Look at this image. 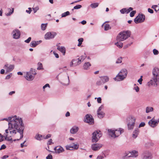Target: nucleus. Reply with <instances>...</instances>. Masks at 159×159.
I'll list each match as a JSON object with an SVG mask.
<instances>
[{"instance_id":"3c124183","label":"nucleus","mask_w":159,"mask_h":159,"mask_svg":"<svg viewBox=\"0 0 159 159\" xmlns=\"http://www.w3.org/2000/svg\"><path fill=\"white\" fill-rule=\"evenodd\" d=\"M31 39V37H29L25 41V42L27 43H29Z\"/></svg>"},{"instance_id":"f8f14e48","label":"nucleus","mask_w":159,"mask_h":159,"mask_svg":"<svg viewBox=\"0 0 159 159\" xmlns=\"http://www.w3.org/2000/svg\"><path fill=\"white\" fill-rule=\"evenodd\" d=\"M126 77L125 75H123L119 72L116 76L114 78V79L115 81H121L123 80Z\"/></svg>"},{"instance_id":"774afa93","label":"nucleus","mask_w":159,"mask_h":159,"mask_svg":"<svg viewBox=\"0 0 159 159\" xmlns=\"http://www.w3.org/2000/svg\"><path fill=\"white\" fill-rule=\"evenodd\" d=\"M148 11L151 14H152L153 13V10L150 8L148 9Z\"/></svg>"},{"instance_id":"e433bc0d","label":"nucleus","mask_w":159,"mask_h":159,"mask_svg":"<svg viewBox=\"0 0 159 159\" xmlns=\"http://www.w3.org/2000/svg\"><path fill=\"white\" fill-rule=\"evenodd\" d=\"M70 14V13L69 11H67L66 12L63 13L61 14L62 17H65L67 16H68Z\"/></svg>"},{"instance_id":"bb28decb","label":"nucleus","mask_w":159,"mask_h":159,"mask_svg":"<svg viewBox=\"0 0 159 159\" xmlns=\"http://www.w3.org/2000/svg\"><path fill=\"white\" fill-rule=\"evenodd\" d=\"M101 80H102V82L104 84L109 80V78L107 76H103L101 77Z\"/></svg>"},{"instance_id":"423d86ee","label":"nucleus","mask_w":159,"mask_h":159,"mask_svg":"<svg viewBox=\"0 0 159 159\" xmlns=\"http://www.w3.org/2000/svg\"><path fill=\"white\" fill-rule=\"evenodd\" d=\"M145 20V15L143 14H139L134 19V22L136 24H138L143 22Z\"/></svg>"},{"instance_id":"7ed1b4c3","label":"nucleus","mask_w":159,"mask_h":159,"mask_svg":"<svg viewBox=\"0 0 159 159\" xmlns=\"http://www.w3.org/2000/svg\"><path fill=\"white\" fill-rule=\"evenodd\" d=\"M36 74V73L35 72V70L33 68H31L29 72L26 73V75L25 77L27 80L31 81L34 79V75Z\"/></svg>"},{"instance_id":"a19ab883","label":"nucleus","mask_w":159,"mask_h":159,"mask_svg":"<svg viewBox=\"0 0 159 159\" xmlns=\"http://www.w3.org/2000/svg\"><path fill=\"white\" fill-rule=\"evenodd\" d=\"M122 58L121 57H120L117 59L116 63V64L121 63L122 62Z\"/></svg>"},{"instance_id":"c03bdc74","label":"nucleus","mask_w":159,"mask_h":159,"mask_svg":"<svg viewBox=\"0 0 159 159\" xmlns=\"http://www.w3.org/2000/svg\"><path fill=\"white\" fill-rule=\"evenodd\" d=\"M82 7V6L80 5H77L74 7V8L75 9H77L80 8Z\"/></svg>"},{"instance_id":"603ef678","label":"nucleus","mask_w":159,"mask_h":159,"mask_svg":"<svg viewBox=\"0 0 159 159\" xmlns=\"http://www.w3.org/2000/svg\"><path fill=\"white\" fill-rule=\"evenodd\" d=\"M12 75V74L11 73L9 75L6 76L5 79H9L10 78V77Z\"/></svg>"},{"instance_id":"c756f323","label":"nucleus","mask_w":159,"mask_h":159,"mask_svg":"<svg viewBox=\"0 0 159 159\" xmlns=\"http://www.w3.org/2000/svg\"><path fill=\"white\" fill-rule=\"evenodd\" d=\"M130 154V152L127 151L125 152L124 154V155L122 157V158L124 159H126L128 157H129Z\"/></svg>"},{"instance_id":"0e129e2a","label":"nucleus","mask_w":159,"mask_h":159,"mask_svg":"<svg viewBox=\"0 0 159 159\" xmlns=\"http://www.w3.org/2000/svg\"><path fill=\"white\" fill-rule=\"evenodd\" d=\"M103 105H102L101 106H100V107H99V108H98V111H101V110L102 109H103Z\"/></svg>"},{"instance_id":"bf43d9fd","label":"nucleus","mask_w":159,"mask_h":159,"mask_svg":"<svg viewBox=\"0 0 159 159\" xmlns=\"http://www.w3.org/2000/svg\"><path fill=\"white\" fill-rule=\"evenodd\" d=\"M159 7V6H158L157 5H153L152 8L153 9H157Z\"/></svg>"},{"instance_id":"37998d69","label":"nucleus","mask_w":159,"mask_h":159,"mask_svg":"<svg viewBox=\"0 0 159 159\" xmlns=\"http://www.w3.org/2000/svg\"><path fill=\"white\" fill-rule=\"evenodd\" d=\"M136 13V11H131L130 14V16L131 17H133L135 15V14Z\"/></svg>"},{"instance_id":"8fccbe9b","label":"nucleus","mask_w":159,"mask_h":159,"mask_svg":"<svg viewBox=\"0 0 159 159\" xmlns=\"http://www.w3.org/2000/svg\"><path fill=\"white\" fill-rule=\"evenodd\" d=\"M47 87H48L49 88H50V85H49V84H46L45 85H44L43 87V91H44V89H45V88H47Z\"/></svg>"},{"instance_id":"a18cd8bd","label":"nucleus","mask_w":159,"mask_h":159,"mask_svg":"<svg viewBox=\"0 0 159 159\" xmlns=\"http://www.w3.org/2000/svg\"><path fill=\"white\" fill-rule=\"evenodd\" d=\"M153 53L155 55H158L159 53L158 51L156 49H154L153 50Z\"/></svg>"},{"instance_id":"f257e3e1","label":"nucleus","mask_w":159,"mask_h":159,"mask_svg":"<svg viewBox=\"0 0 159 159\" xmlns=\"http://www.w3.org/2000/svg\"><path fill=\"white\" fill-rule=\"evenodd\" d=\"M1 120H5L8 122V129L5 131L6 137L14 136L17 133H19L20 135V139L23 138L25 127L21 118L15 116L4 118Z\"/></svg>"},{"instance_id":"412c9836","label":"nucleus","mask_w":159,"mask_h":159,"mask_svg":"<svg viewBox=\"0 0 159 159\" xmlns=\"http://www.w3.org/2000/svg\"><path fill=\"white\" fill-rule=\"evenodd\" d=\"M124 132V129L121 128H119V129L115 130V134L116 135V137H118L122 133Z\"/></svg>"},{"instance_id":"052dcab7","label":"nucleus","mask_w":159,"mask_h":159,"mask_svg":"<svg viewBox=\"0 0 159 159\" xmlns=\"http://www.w3.org/2000/svg\"><path fill=\"white\" fill-rule=\"evenodd\" d=\"M125 8H123V9H121L120 10V11L122 14H124L125 13Z\"/></svg>"},{"instance_id":"338daca9","label":"nucleus","mask_w":159,"mask_h":159,"mask_svg":"<svg viewBox=\"0 0 159 159\" xmlns=\"http://www.w3.org/2000/svg\"><path fill=\"white\" fill-rule=\"evenodd\" d=\"M51 137V135L50 134H47L45 137H44V139H48Z\"/></svg>"},{"instance_id":"a878e982","label":"nucleus","mask_w":159,"mask_h":159,"mask_svg":"<svg viewBox=\"0 0 159 159\" xmlns=\"http://www.w3.org/2000/svg\"><path fill=\"white\" fill-rule=\"evenodd\" d=\"M65 76L66 78V80L67 83H63L62 82H61L60 83L61 84H62L63 85L66 86V85H67L69 84V82H70L69 77L67 74Z\"/></svg>"},{"instance_id":"b1692460","label":"nucleus","mask_w":159,"mask_h":159,"mask_svg":"<svg viewBox=\"0 0 159 159\" xmlns=\"http://www.w3.org/2000/svg\"><path fill=\"white\" fill-rule=\"evenodd\" d=\"M139 133V129H135L133 133L132 137L134 138H136L138 136Z\"/></svg>"},{"instance_id":"20e7f679","label":"nucleus","mask_w":159,"mask_h":159,"mask_svg":"<svg viewBox=\"0 0 159 159\" xmlns=\"http://www.w3.org/2000/svg\"><path fill=\"white\" fill-rule=\"evenodd\" d=\"M141 159H152V158L151 152L148 150L144 151L141 155Z\"/></svg>"},{"instance_id":"1a4fd4ad","label":"nucleus","mask_w":159,"mask_h":159,"mask_svg":"<svg viewBox=\"0 0 159 159\" xmlns=\"http://www.w3.org/2000/svg\"><path fill=\"white\" fill-rule=\"evenodd\" d=\"M159 80L158 79L152 77V79L148 83V85L149 86L152 85L157 86Z\"/></svg>"},{"instance_id":"13d9d810","label":"nucleus","mask_w":159,"mask_h":159,"mask_svg":"<svg viewBox=\"0 0 159 159\" xmlns=\"http://www.w3.org/2000/svg\"><path fill=\"white\" fill-rule=\"evenodd\" d=\"M26 142V140H25L23 143H21L20 144V146L21 148H23L24 147H26L27 145H24V144Z\"/></svg>"},{"instance_id":"09e8293b","label":"nucleus","mask_w":159,"mask_h":159,"mask_svg":"<svg viewBox=\"0 0 159 159\" xmlns=\"http://www.w3.org/2000/svg\"><path fill=\"white\" fill-rule=\"evenodd\" d=\"M96 84H97L98 85H101L102 84H104V83H102V80H100L99 81H98L97 83H96Z\"/></svg>"},{"instance_id":"6e6552de","label":"nucleus","mask_w":159,"mask_h":159,"mask_svg":"<svg viewBox=\"0 0 159 159\" xmlns=\"http://www.w3.org/2000/svg\"><path fill=\"white\" fill-rule=\"evenodd\" d=\"M84 121L85 122L90 124H93L94 123V119L92 115L90 114L86 115Z\"/></svg>"},{"instance_id":"f03ea898","label":"nucleus","mask_w":159,"mask_h":159,"mask_svg":"<svg viewBox=\"0 0 159 159\" xmlns=\"http://www.w3.org/2000/svg\"><path fill=\"white\" fill-rule=\"evenodd\" d=\"M131 32L129 30L123 31L120 32L117 37V40L118 41H124L129 37Z\"/></svg>"},{"instance_id":"f704fd0d","label":"nucleus","mask_w":159,"mask_h":159,"mask_svg":"<svg viewBox=\"0 0 159 159\" xmlns=\"http://www.w3.org/2000/svg\"><path fill=\"white\" fill-rule=\"evenodd\" d=\"M153 111V108L151 107H147L146 108V113H148Z\"/></svg>"},{"instance_id":"5fc2aeb1","label":"nucleus","mask_w":159,"mask_h":159,"mask_svg":"<svg viewBox=\"0 0 159 159\" xmlns=\"http://www.w3.org/2000/svg\"><path fill=\"white\" fill-rule=\"evenodd\" d=\"M46 159H52V156L51 154H49L46 157Z\"/></svg>"},{"instance_id":"4be33fe9","label":"nucleus","mask_w":159,"mask_h":159,"mask_svg":"<svg viewBox=\"0 0 159 159\" xmlns=\"http://www.w3.org/2000/svg\"><path fill=\"white\" fill-rule=\"evenodd\" d=\"M108 134L111 137L116 138V135L115 134V130L112 129H108L107 130Z\"/></svg>"},{"instance_id":"5701e85b","label":"nucleus","mask_w":159,"mask_h":159,"mask_svg":"<svg viewBox=\"0 0 159 159\" xmlns=\"http://www.w3.org/2000/svg\"><path fill=\"white\" fill-rule=\"evenodd\" d=\"M79 128L76 126L73 127L70 130V132L72 134H75L78 131Z\"/></svg>"},{"instance_id":"58836bf2","label":"nucleus","mask_w":159,"mask_h":159,"mask_svg":"<svg viewBox=\"0 0 159 159\" xmlns=\"http://www.w3.org/2000/svg\"><path fill=\"white\" fill-rule=\"evenodd\" d=\"M111 27H110L109 25V24H105L104 26V30H108L111 29Z\"/></svg>"},{"instance_id":"6ab92c4d","label":"nucleus","mask_w":159,"mask_h":159,"mask_svg":"<svg viewBox=\"0 0 159 159\" xmlns=\"http://www.w3.org/2000/svg\"><path fill=\"white\" fill-rule=\"evenodd\" d=\"M14 66L12 65H9L8 64H6L4 66V68L7 69V72H11L14 68Z\"/></svg>"},{"instance_id":"9b49d317","label":"nucleus","mask_w":159,"mask_h":159,"mask_svg":"<svg viewBox=\"0 0 159 159\" xmlns=\"http://www.w3.org/2000/svg\"><path fill=\"white\" fill-rule=\"evenodd\" d=\"M159 122V119L155 120L154 118H152L148 122V124L152 127H154L157 125Z\"/></svg>"},{"instance_id":"49530a36","label":"nucleus","mask_w":159,"mask_h":159,"mask_svg":"<svg viewBox=\"0 0 159 159\" xmlns=\"http://www.w3.org/2000/svg\"><path fill=\"white\" fill-rule=\"evenodd\" d=\"M10 11H9L8 13H7V14H6V15L7 16H9L11 15V14H12V13L13 12L14 10L13 9H12V10H11L10 9Z\"/></svg>"},{"instance_id":"a211bd4d","label":"nucleus","mask_w":159,"mask_h":159,"mask_svg":"<svg viewBox=\"0 0 159 159\" xmlns=\"http://www.w3.org/2000/svg\"><path fill=\"white\" fill-rule=\"evenodd\" d=\"M54 149L55 150L56 153L58 154L64 151L63 148L61 146L56 147Z\"/></svg>"},{"instance_id":"cd10ccee","label":"nucleus","mask_w":159,"mask_h":159,"mask_svg":"<svg viewBox=\"0 0 159 159\" xmlns=\"http://www.w3.org/2000/svg\"><path fill=\"white\" fill-rule=\"evenodd\" d=\"M39 44V42L36 41H34L31 42L30 44V46L31 47H35L37 45Z\"/></svg>"},{"instance_id":"c9c22d12","label":"nucleus","mask_w":159,"mask_h":159,"mask_svg":"<svg viewBox=\"0 0 159 159\" xmlns=\"http://www.w3.org/2000/svg\"><path fill=\"white\" fill-rule=\"evenodd\" d=\"M47 26V24H42L41 25V30H45Z\"/></svg>"},{"instance_id":"0eeeda50","label":"nucleus","mask_w":159,"mask_h":159,"mask_svg":"<svg viewBox=\"0 0 159 159\" xmlns=\"http://www.w3.org/2000/svg\"><path fill=\"white\" fill-rule=\"evenodd\" d=\"M129 123L127 124L128 127L129 129L131 130L133 129L134 126L135 122V119L134 117H131L129 118Z\"/></svg>"},{"instance_id":"2eb2a0df","label":"nucleus","mask_w":159,"mask_h":159,"mask_svg":"<svg viewBox=\"0 0 159 159\" xmlns=\"http://www.w3.org/2000/svg\"><path fill=\"white\" fill-rule=\"evenodd\" d=\"M80 63V61L79 60L78 58L73 59L70 63V67H72L73 66H75L79 65Z\"/></svg>"},{"instance_id":"aec40b11","label":"nucleus","mask_w":159,"mask_h":159,"mask_svg":"<svg viewBox=\"0 0 159 159\" xmlns=\"http://www.w3.org/2000/svg\"><path fill=\"white\" fill-rule=\"evenodd\" d=\"M130 154L129 157H131L136 158L139 155L138 151L135 150H132L130 152Z\"/></svg>"},{"instance_id":"79ce46f5","label":"nucleus","mask_w":159,"mask_h":159,"mask_svg":"<svg viewBox=\"0 0 159 159\" xmlns=\"http://www.w3.org/2000/svg\"><path fill=\"white\" fill-rule=\"evenodd\" d=\"M38 64L39 66L37 68V69L38 70H40L43 69V66L42 63H41L40 62H39Z\"/></svg>"},{"instance_id":"4468645a","label":"nucleus","mask_w":159,"mask_h":159,"mask_svg":"<svg viewBox=\"0 0 159 159\" xmlns=\"http://www.w3.org/2000/svg\"><path fill=\"white\" fill-rule=\"evenodd\" d=\"M152 77L159 79V69L155 67L152 70Z\"/></svg>"},{"instance_id":"680f3d73","label":"nucleus","mask_w":159,"mask_h":159,"mask_svg":"<svg viewBox=\"0 0 159 159\" xmlns=\"http://www.w3.org/2000/svg\"><path fill=\"white\" fill-rule=\"evenodd\" d=\"M97 101L98 103H101L102 102V99L101 97H98L97 98Z\"/></svg>"},{"instance_id":"de8ad7c7","label":"nucleus","mask_w":159,"mask_h":159,"mask_svg":"<svg viewBox=\"0 0 159 159\" xmlns=\"http://www.w3.org/2000/svg\"><path fill=\"white\" fill-rule=\"evenodd\" d=\"M33 9L34 11V13H35L39 9V7H37L34 8H33Z\"/></svg>"},{"instance_id":"6e6d98bb","label":"nucleus","mask_w":159,"mask_h":159,"mask_svg":"<svg viewBox=\"0 0 159 159\" xmlns=\"http://www.w3.org/2000/svg\"><path fill=\"white\" fill-rule=\"evenodd\" d=\"M83 40L84 39L83 38H80L78 39V41L79 42V43H80L81 44H82V43L83 41Z\"/></svg>"},{"instance_id":"4d7b16f0","label":"nucleus","mask_w":159,"mask_h":159,"mask_svg":"<svg viewBox=\"0 0 159 159\" xmlns=\"http://www.w3.org/2000/svg\"><path fill=\"white\" fill-rule=\"evenodd\" d=\"M145 125V124L144 122H142L139 124V127H143Z\"/></svg>"},{"instance_id":"39448f33","label":"nucleus","mask_w":159,"mask_h":159,"mask_svg":"<svg viewBox=\"0 0 159 159\" xmlns=\"http://www.w3.org/2000/svg\"><path fill=\"white\" fill-rule=\"evenodd\" d=\"M100 132V131H95L93 133L92 138V140L93 142L96 143L102 136V135Z\"/></svg>"},{"instance_id":"473e14b6","label":"nucleus","mask_w":159,"mask_h":159,"mask_svg":"<svg viewBox=\"0 0 159 159\" xmlns=\"http://www.w3.org/2000/svg\"><path fill=\"white\" fill-rule=\"evenodd\" d=\"M99 3L96 2L92 3L90 5V7L92 8H95L98 7Z\"/></svg>"},{"instance_id":"393cba45","label":"nucleus","mask_w":159,"mask_h":159,"mask_svg":"<svg viewBox=\"0 0 159 159\" xmlns=\"http://www.w3.org/2000/svg\"><path fill=\"white\" fill-rule=\"evenodd\" d=\"M57 49L61 52L63 53V55H65L66 50L64 47L58 46V47L57 48Z\"/></svg>"},{"instance_id":"69168bd1","label":"nucleus","mask_w":159,"mask_h":159,"mask_svg":"<svg viewBox=\"0 0 159 159\" xmlns=\"http://www.w3.org/2000/svg\"><path fill=\"white\" fill-rule=\"evenodd\" d=\"M28 9L29 10H26V12H27V13H29V14H30L31 12V8L30 7H29L28 8Z\"/></svg>"},{"instance_id":"ea45409f","label":"nucleus","mask_w":159,"mask_h":159,"mask_svg":"<svg viewBox=\"0 0 159 159\" xmlns=\"http://www.w3.org/2000/svg\"><path fill=\"white\" fill-rule=\"evenodd\" d=\"M42 137V136L41 135L39 134H37L35 137V138L36 139L40 140H41V138Z\"/></svg>"},{"instance_id":"72a5a7b5","label":"nucleus","mask_w":159,"mask_h":159,"mask_svg":"<svg viewBox=\"0 0 159 159\" xmlns=\"http://www.w3.org/2000/svg\"><path fill=\"white\" fill-rule=\"evenodd\" d=\"M115 44L120 48H122L123 45V43L121 42L120 41L115 43Z\"/></svg>"},{"instance_id":"864d4df0","label":"nucleus","mask_w":159,"mask_h":159,"mask_svg":"<svg viewBox=\"0 0 159 159\" xmlns=\"http://www.w3.org/2000/svg\"><path fill=\"white\" fill-rule=\"evenodd\" d=\"M142 77V76H141L140 78L138 80V82L139 83V84H142V81L143 80Z\"/></svg>"},{"instance_id":"f3484780","label":"nucleus","mask_w":159,"mask_h":159,"mask_svg":"<svg viewBox=\"0 0 159 159\" xmlns=\"http://www.w3.org/2000/svg\"><path fill=\"white\" fill-rule=\"evenodd\" d=\"M66 148L67 150H72V148L77 149L79 148V145L73 143L71 145H67L66 146Z\"/></svg>"},{"instance_id":"7c9ffc66","label":"nucleus","mask_w":159,"mask_h":159,"mask_svg":"<svg viewBox=\"0 0 159 159\" xmlns=\"http://www.w3.org/2000/svg\"><path fill=\"white\" fill-rule=\"evenodd\" d=\"M120 73L124 75L125 74L126 77L127 74V70L125 69H122L119 72Z\"/></svg>"},{"instance_id":"2f4dec72","label":"nucleus","mask_w":159,"mask_h":159,"mask_svg":"<svg viewBox=\"0 0 159 159\" xmlns=\"http://www.w3.org/2000/svg\"><path fill=\"white\" fill-rule=\"evenodd\" d=\"M98 117L100 118H102L103 117L104 113L102 111H97Z\"/></svg>"},{"instance_id":"ddd939ff","label":"nucleus","mask_w":159,"mask_h":159,"mask_svg":"<svg viewBox=\"0 0 159 159\" xmlns=\"http://www.w3.org/2000/svg\"><path fill=\"white\" fill-rule=\"evenodd\" d=\"M12 34L14 39H17L20 38V33L18 30L16 29L13 30Z\"/></svg>"},{"instance_id":"dca6fc26","label":"nucleus","mask_w":159,"mask_h":159,"mask_svg":"<svg viewBox=\"0 0 159 159\" xmlns=\"http://www.w3.org/2000/svg\"><path fill=\"white\" fill-rule=\"evenodd\" d=\"M102 146V145L99 143H94L92 145L91 148L94 151L99 150Z\"/></svg>"},{"instance_id":"9d476101","label":"nucleus","mask_w":159,"mask_h":159,"mask_svg":"<svg viewBox=\"0 0 159 159\" xmlns=\"http://www.w3.org/2000/svg\"><path fill=\"white\" fill-rule=\"evenodd\" d=\"M56 35V33L54 32H48L45 34L44 38L46 39H52L54 38Z\"/></svg>"},{"instance_id":"e2e57ef3","label":"nucleus","mask_w":159,"mask_h":159,"mask_svg":"<svg viewBox=\"0 0 159 159\" xmlns=\"http://www.w3.org/2000/svg\"><path fill=\"white\" fill-rule=\"evenodd\" d=\"M132 44V42H131L130 43H128V44H127L126 45L124 46V48H126L129 47V46H130L131 44Z\"/></svg>"},{"instance_id":"c85d7f7f","label":"nucleus","mask_w":159,"mask_h":159,"mask_svg":"<svg viewBox=\"0 0 159 159\" xmlns=\"http://www.w3.org/2000/svg\"><path fill=\"white\" fill-rule=\"evenodd\" d=\"M91 66V64L89 62H85L84 65V70H88Z\"/></svg>"},{"instance_id":"4c0bfd02","label":"nucleus","mask_w":159,"mask_h":159,"mask_svg":"<svg viewBox=\"0 0 159 159\" xmlns=\"http://www.w3.org/2000/svg\"><path fill=\"white\" fill-rule=\"evenodd\" d=\"M86 55L85 54L84 55L80 57L79 58H78L79 60L80 61V62L81 61H84V60L86 58Z\"/></svg>"}]
</instances>
